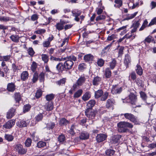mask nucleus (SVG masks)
Returning a JSON list of instances; mask_svg holds the SVG:
<instances>
[{"label": "nucleus", "mask_w": 156, "mask_h": 156, "mask_svg": "<svg viewBox=\"0 0 156 156\" xmlns=\"http://www.w3.org/2000/svg\"><path fill=\"white\" fill-rule=\"evenodd\" d=\"M55 123L50 122L47 124V128L48 129H52L55 127Z\"/></svg>", "instance_id": "42"}, {"label": "nucleus", "mask_w": 156, "mask_h": 156, "mask_svg": "<svg viewBox=\"0 0 156 156\" xmlns=\"http://www.w3.org/2000/svg\"><path fill=\"white\" fill-rule=\"evenodd\" d=\"M4 137L5 140L9 142L12 141L14 139L13 136L11 134H6L5 135Z\"/></svg>", "instance_id": "40"}, {"label": "nucleus", "mask_w": 156, "mask_h": 156, "mask_svg": "<svg viewBox=\"0 0 156 156\" xmlns=\"http://www.w3.org/2000/svg\"><path fill=\"white\" fill-rule=\"evenodd\" d=\"M127 27V26L126 25V26H123L122 27H121L117 30V31L119 32L121 30H123V31L120 34L121 35H122L123 34H125L126 33L127 31L126 30V28Z\"/></svg>", "instance_id": "45"}, {"label": "nucleus", "mask_w": 156, "mask_h": 156, "mask_svg": "<svg viewBox=\"0 0 156 156\" xmlns=\"http://www.w3.org/2000/svg\"><path fill=\"white\" fill-rule=\"evenodd\" d=\"M55 97V94H48L45 96V98L47 101H51L53 100Z\"/></svg>", "instance_id": "39"}, {"label": "nucleus", "mask_w": 156, "mask_h": 156, "mask_svg": "<svg viewBox=\"0 0 156 156\" xmlns=\"http://www.w3.org/2000/svg\"><path fill=\"white\" fill-rule=\"evenodd\" d=\"M16 124L17 126L20 128L26 127L27 126V124L26 121L22 120H19L16 122Z\"/></svg>", "instance_id": "19"}, {"label": "nucleus", "mask_w": 156, "mask_h": 156, "mask_svg": "<svg viewBox=\"0 0 156 156\" xmlns=\"http://www.w3.org/2000/svg\"><path fill=\"white\" fill-rule=\"evenodd\" d=\"M91 94L90 91L86 92L83 95L82 99L84 101L88 100L91 97Z\"/></svg>", "instance_id": "26"}, {"label": "nucleus", "mask_w": 156, "mask_h": 156, "mask_svg": "<svg viewBox=\"0 0 156 156\" xmlns=\"http://www.w3.org/2000/svg\"><path fill=\"white\" fill-rule=\"evenodd\" d=\"M43 115L41 114L40 113L38 114L35 117L36 121L38 122L42 120L43 119Z\"/></svg>", "instance_id": "58"}, {"label": "nucleus", "mask_w": 156, "mask_h": 156, "mask_svg": "<svg viewBox=\"0 0 156 156\" xmlns=\"http://www.w3.org/2000/svg\"><path fill=\"white\" fill-rule=\"evenodd\" d=\"M31 108L30 105L29 104L24 105L23 108V112L24 113L28 111Z\"/></svg>", "instance_id": "57"}, {"label": "nucleus", "mask_w": 156, "mask_h": 156, "mask_svg": "<svg viewBox=\"0 0 156 156\" xmlns=\"http://www.w3.org/2000/svg\"><path fill=\"white\" fill-rule=\"evenodd\" d=\"M15 123V120H10L4 125L3 126L6 129H10L12 128L14 125Z\"/></svg>", "instance_id": "12"}, {"label": "nucleus", "mask_w": 156, "mask_h": 156, "mask_svg": "<svg viewBox=\"0 0 156 156\" xmlns=\"http://www.w3.org/2000/svg\"><path fill=\"white\" fill-rule=\"evenodd\" d=\"M79 86H80L76 82L75 83H74L71 89L69 91V93L71 94H73V92L75 91L78 88V87Z\"/></svg>", "instance_id": "29"}, {"label": "nucleus", "mask_w": 156, "mask_h": 156, "mask_svg": "<svg viewBox=\"0 0 156 156\" xmlns=\"http://www.w3.org/2000/svg\"><path fill=\"white\" fill-rule=\"evenodd\" d=\"M140 97L145 102L146 105H149L151 104L150 103L147 102L146 100L147 98V96L145 92L142 91H141L140 92Z\"/></svg>", "instance_id": "23"}, {"label": "nucleus", "mask_w": 156, "mask_h": 156, "mask_svg": "<svg viewBox=\"0 0 156 156\" xmlns=\"http://www.w3.org/2000/svg\"><path fill=\"white\" fill-rule=\"evenodd\" d=\"M56 69L59 73H62L63 71H66L63 63L59 62L56 66Z\"/></svg>", "instance_id": "15"}, {"label": "nucleus", "mask_w": 156, "mask_h": 156, "mask_svg": "<svg viewBox=\"0 0 156 156\" xmlns=\"http://www.w3.org/2000/svg\"><path fill=\"white\" fill-rule=\"evenodd\" d=\"M46 142L41 141L37 143V147L38 148H40L44 147V146H46Z\"/></svg>", "instance_id": "43"}, {"label": "nucleus", "mask_w": 156, "mask_h": 156, "mask_svg": "<svg viewBox=\"0 0 156 156\" xmlns=\"http://www.w3.org/2000/svg\"><path fill=\"white\" fill-rule=\"evenodd\" d=\"M38 77L41 82H44V74L43 72L41 73L39 76H38Z\"/></svg>", "instance_id": "59"}, {"label": "nucleus", "mask_w": 156, "mask_h": 156, "mask_svg": "<svg viewBox=\"0 0 156 156\" xmlns=\"http://www.w3.org/2000/svg\"><path fill=\"white\" fill-rule=\"evenodd\" d=\"M70 123L69 121L68 120L64 118H63L60 119L59 121V125L61 126H63L69 124Z\"/></svg>", "instance_id": "16"}, {"label": "nucleus", "mask_w": 156, "mask_h": 156, "mask_svg": "<svg viewBox=\"0 0 156 156\" xmlns=\"http://www.w3.org/2000/svg\"><path fill=\"white\" fill-rule=\"evenodd\" d=\"M121 138V136L119 135H116L113 136L112 138V143L116 144L118 143Z\"/></svg>", "instance_id": "30"}, {"label": "nucleus", "mask_w": 156, "mask_h": 156, "mask_svg": "<svg viewBox=\"0 0 156 156\" xmlns=\"http://www.w3.org/2000/svg\"><path fill=\"white\" fill-rule=\"evenodd\" d=\"M117 65V61L115 59H112V60L109 63V65L110 68L112 69H113Z\"/></svg>", "instance_id": "32"}, {"label": "nucleus", "mask_w": 156, "mask_h": 156, "mask_svg": "<svg viewBox=\"0 0 156 156\" xmlns=\"http://www.w3.org/2000/svg\"><path fill=\"white\" fill-rule=\"evenodd\" d=\"M85 113V115L89 119H94L96 115L95 112L93 109L87 108Z\"/></svg>", "instance_id": "4"}, {"label": "nucleus", "mask_w": 156, "mask_h": 156, "mask_svg": "<svg viewBox=\"0 0 156 156\" xmlns=\"http://www.w3.org/2000/svg\"><path fill=\"white\" fill-rule=\"evenodd\" d=\"M16 111L15 109L12 108L7 112L6 115V117L8 119H11L15 115Z\"/></svg>", "instance_id": "14"}, {"label": "nucleus", "mask_w": 156, "mask_h": 156, "mask_svg": "<svg viewBox=\"0 0 156 156\" xmlns=\"http://www.w3.org/2000/svg\"><path fill=\"white\" fill-rule=\"evenodd\" d=\"M96 104V101L94 100H91L88 101L87 103L86 108L87 109H93V107Z\"/></svg>", "instance_id": "24"}, {"label": "nucleus", "mask_w": 156, "mask_h": 156, "mask_svg": "<svg viewBox=\"0 0 156 156\" xmlns=\"http://www.w3.org/2000/svg\"><path fill=\"white\" fill-rule=\"evenodd\" d=\"M42 94V90L41 89H39L37 91L35 97L36 98H38L41 96Z\"/></svg>", "instance_id": "55"}, {"label": "nucleus", "mask_w": 156, "mask_h": 156, "mask_svg": "<svg viewBox=\"0 0 156 156\" xmlns=\"http://www.w3.org/2000/svg\"><path fill=\"white\" fill-rule=\"evenodd\" d=\"M135 71L136 73L139 75L141 76L143 74V69L141 66L137 64L135 67Z\"/></svg>", "instance_id": "18"}, {"label": "nucleus", "mask_w": 156, "mask_h": 156, "mask_svg": "<svg viewBox=\"0 0 156 156\" xmlns=\"http://www.w3.org/2000/svg\"><path fill=\"white\" fill-rule=\"evenodd\" d=\"M42 60L45 63H47L48 61V56L46 54H42L41 55Z\"/></svg>", "instance_id": "49"}, {"label": "nucleus", "mask_w": 156, "mask_h": 156, "mask_svg": "<svg viewBox=\"0 0 156 156\" xmlns=\"http://www.w3.org/2000/svg\"><path fill=\"white\" fill-rule=\"evenodd\" d=\"M14 98L16 102L19 103L21 99V96L19 93H16L14 94Z\"/></svg>", "instance_id": "36"}, {"label": "nucleus", "mask_w": 156, "mask_h": 156, "mask_svg": "<svg viewBox=\"0 0 156 156\" xmlns=\"http://www.w3.org/2000/svg\"><path fill=\"white\" fill-rule=\"evenodd\" d=\"M106 18V16L105 15H101L97 17L96 19V20L98 21L100 20H105Z\"/></svg>", "instance_id": "63"}, {"label": "nucleus", "mask_w": 156, "mask_h": 156, "mask_svg": "<svg viewBox=\"0 0 156 156\" xmlns=\"http://www.w3.org/2000/svg\"><path fill=\"white\" fill-rule=\"evenodd\" d=\"M121 115H124L126 119L129 120L135 125H137L139 123V121L137 117L131 113H126L122 114Z\"/></svg>", "instance_id": "1"}, {"label": "nucleus", "mask_w": 156, "mask_h": 156, "mask_svg": "<svg viewBox=\"0 0 156 156\" xmlns=\"http://www.w3.org/2000/svg\"><path fill=\"white\" fill-rule=\"evenodd\" d=\"M58 140L59 143H62L66 140L65 136L62 134L59 135L58 138Z\"/></svg>", "instance_id": "37"}, {"label": "nucleus", "mask_w": 156, "mask_h": 156, "mask_svg": "<svg viewBox=\"0 0 156 156\" xmlns=\"http://www.w3.org/2000/svg\"><path fill=\"white\" fill-rule=\"evenodd\" d=\"M56 29L58 30H61L64 29V26L61 24L60 22L57 23L56 25H55Z\"/></svg>", "instance_id": "47"}, {"label": "nucleus", "mask_w": 156, "mask_h": 156, "mask_svg": "<svg viewBox=\"0 0 156 156\" xmlns=\"http://www.w3.org/2000/svg\"><path fill=\"white\" fill-rule=\"evenodd\" d=\"M136 35L134 34H132L131 33H128L126 34L124 37L125 38L129 39L132 37V39L135 38Z\"/></svg>", "instance_id": "50"}, {"label": "nucleus", "mask_w": 156, "mask_h": 156, "mask_svg": "<svg viewBox=\"0 0 156 156\" xmlns=\"http://www.w3.org/2000/svg\"><path fill=\"white\" fill-rule=\"evenodd\" d=\"M27 51L29 55H30L31 57L33 56L34 54H35V52L32 48H29L27 50Z\"/></svg>", "instance_id": "51"}, {"label": "nucleus", "mask_w": 156, "mask_h": 156, "mask_svg": "<svg viewBox=\"0 0 156 156\" xmlns=\"http://www.w3.org/2000/svg\"><path fill=\"white\" fill-rule=\"evenodd\" d=\"M72 13L73 14V16L75 17L74 20L77 22L79 21L80 18L79 16L82 13L81 11L76 9L72 11Z\"/></svg>", "instance_id": "9"}, {"label": "nucleus", "mask_w": 156, "mask_h": 156, "mask_svg": "<svg viewBox=\"0 0 156 156\" xmlns=\"http://www.w3.org/2000/svg\"><path fill=\"white\" fill-rule=\"evenodd\" d=\"M118 131L119 132L125 133L127 131V129L125 126V122H122L118 124Z\"/></svg>", "instance_id": "5"}, {"label": "nucleus", "mask_w": 156, "mask_h": 156, "mask_svg": "<svg viewBox=\"0 0 156 156\" xmlns=\"http://www.w3.org/2000/svg\"><path fill=\"white\" fill-rule=\"evenodd\" d=\"M29 77V73L27 71H23L20 76L21 79L23 81H25L27 80Z\"/></svg>", "instance_id": "27"}, {"label": "nucleus", "mask_w": 156, "mask_h": 156, "mask_svg": "<svg viewBox=\"0 0 156 156\" xmlns=\"http://www.w3.org/2000/svg\"><path fill=\"white\" fill-rule=\"evenodd\" d=\"M32 140L31 138H28L25 140L24 144L26 147H30L31 145Z\"/></svg>", "instance_id": "44"}, {"label": "nucleus", "mask_w": 156, "mask_h": 156, "mask_svg": "<svg viewBox=\"0 0 156 156\" xmlns=\"http://www.w3.org/2000/svg\"><path fill=\"white\" fill-rule=\"evenodd\" d=\"M15 149L16 151L20 155H23L25 154L27 151L23 148V145L20 144H18L15 145Z\"/></svg>", "instance_id": "2"}, {"label": "nucleus", "mask_w": 156, "mask_h": 156, "mask_svg": "<svg viewBox=\"0 0 156 156\" xmlns=\"http://www.w3.org/2000/svg\"><path fill=\"white\" fill-rule=\"evenodd\" d=\"M16 89V86L13 83H9L7 86V89L10 92H13Z\"/></svg>", "instance_id": "21"}, {"label": "nucleus", "mask_w": 156, "mask_h": 156, "mask_svg": "<svg viewBox=\"0 0 156 156\" xmlns=\"http://www.w3.org/2000/svg\"><path fill=\"white\" fill-rule=\"evenodd\" d=\"M131 62L130 57L128 54H126L125 56V58L124 61V64H125L127 67H129L131 65Z\"/></svg>", "instance_id": "13"}, {"label": "nucleus", "mask_w": 156, "mask_h": 156, "mask_svg": "<svg viewBox=\"0 0 156 156\" xmlns=\"http://www.w3.org/2000/svg\"><path fill=\"white\" fill-rule=\"evenodd\" d=\"M86 65L84 63H82L78 66V69L80 71H83L86 68Z\"/></svg>", "instance_id": "56"}, {"label": "nucleus", "mask_w": 156, "mask_h": 156, "mask_svg": "<svg viewBox=\"0 0 156 156\" xmlns=\"http://www.w3.org/2000/svg\"><path fill=\"white\" fill-rule=\"evenodd\" d=\"M83 92L82 89H80L77 91L74 94L73 97L75 98H78L81 96Z\"/></svg>", "instance_id": "38"}, {"label": "nucleus", "mask_w": 156, "mask_h": 156, "mask_svg": "<svg viewBox=\"0 0 156 156\" xmlns=\"http://www.w3.org/2000/svg\"><path fill=\"white\" fill-rule=\"evenodd\" d=\"M115 152L114 150L109 149L105 151V153L107 156H111L113 155Z\"/></svg>", "instance_id": "35"}, {"label": "nucleus", "mask_w": 156, "mask_h": 156, "mask_svg": "<svg viewBox=\"0 0 156 156\" xmlns=\"http://www.w3.org/2000/svg\"><path fill=\"white\" fill-rule=\"evenodd\" d=\"M38 78V74L37 72L34 73L33 78L32 79V81L34 83H35L37 80Z\"/></svg>", "instance_id": "61"}, {"label": "nucleus", "mask_w": 156, "mask_h": 156, "mask_svg": "<svg viewBox=\"0 0 156 156\" xmlns=\"http://www.w3.org/2000/svg\"><path fill=\"white\" fill-rule=\"evenodd\" d=\"M10 38L13 42L15 43L19 42L20 37L17 35H12L10 37Z\"/></svg>", "instance_id": "33"}, {"label": "nucleus", "mask_w": 156, "mask_h": 156, "mask_svg": "<svg viewBox=\"0 0 156 156\" xmlns=\"http://www.w3.org/2000/svg\"><path fill=\"white\" fill-rule=\"evenodd\" d=\"M76 126L74 124L72 125L70 128V130L69 131V133L71 134L74 135L75 134L74 129H76Z\"/></svg>", "instance_id": "41"}, {"label": "nucleus", "mask_w": 156, "mask_h": 156, "mask_svg": "<svg viewBox=\"0 0 156 156\" xmlns=\"http://www.w3.org/2000/svg\"><path fill=\"white\" fill-rule=\"evenodd\" d=\"M124 101H126V102L130 103L132 104L135 105L137 101V95L136 94H135L133 93H131L129 95V98H126Z\"/></svg>", "instance_id": "3"}, {"label": "nucleus", "mask_w": 156, "mask_h": 156, "mask_svg": "<svg viewBox=\"0 0 156 156\" xmlns=\"http://www.w3.org/2000/svg\"><path fill=\"white\" fill-rule=\"evenodd\" d=\"M108 96V93L105 92L103 93V94L101 97V101H105L107 98Z\"/></svg>", "instance_id": "46"}, {"label": "nucleus", "mask_w": 156, "mask_h": 156, "mask_svg": "<svg viewBox=\"0 0 156 156\" xmlns=\"http://www.w3.org/2000/svg\"><path fill=\"white\" fill-rule=\"evenodd\" d=\"M54 103L52 101H48L44 105L45 109L48 111L52 110L54 108Z\"/></svg>", "instance_id": "11"}, {"label": "nucleus", "mask_w": 156, "mask_h": 156, "mask_svg": "<svg viewBox=\"0 0 156 156\" xmlns=\"http://www.w3.org/2000/svg\"><path fill=\"white\" fill-rule=\"evenodd\" d=\"M122 90V87H120L118 85H113L111 90V92L113 94H119Z\"/></svg>", "instance_id": "6"}, {"label": "nucleus", "mask_w": 156, "mask_h": 156, "mask_svg": "<svg viewBox=\"0 0 156 156\" xmlns=\"http://www.w3.org/2000/svg\"><path fill=\"white\" fill-rule=\"evenodd\" d=\"M86 80V79L83 75L80 76L76 82L78 84L81 86L85 83Z\"/></svg>", "instance_id": "22"}, {"label": "nucleus", "mask_w": 156, "mask_h": 156, "mask_svg": "<svg viewBox=\"0 0 156 156\" xmlns=\"http://www.w3.org/2000/svg\"><path fill=\"white\" fill-rule=\"evenodd\" d=\"M103 94V92L102 90H99L95 92L94 97L95 98H98L101 97Z\"/></svg>", "instance_id": "31"}, {"label": "nucleus", "mask_w": 156, "mask_h": 156, "mask_svg": "<svg viewBox=\"0 0 156 156\" xmlns=\"http://www.w3.org/2000/svg\"><path fill=\"white\" fill-rule=\"evenodd\" d=\"M137 12H136L133 14H128L127 16L125 18V19L126 20H128L134 18L136 15Z\"/></svg>", "instance_id": "48"}, {"label": "nucleus", "mask_w": 156, "mask_h": 156, "mask_svg": "<svg viewBox=\"0 0 156 156\" xmlns=\"http://www.w3.org/2000/svg\"><path fill=\"white\" fill-rule=\"evenodd\" d=\"M124 49V47L123 46L120 47L119 50L118 52V56H121L123 54V51Z\"/></svg>", "instance_id": "62"}, {"label": "nucleus", "mask_w": 156, "mask_h": 156, "mask_svg": "<svg viewBox=\"0 0 156 156\" xmlns=\"http://www.w3.org/2000/svg\"><path fill=\"white\" fill-rule=\"evenodd\" d=\"M66 82V80L65 78H63L62 79L60 80L59 81H57L56 82V83L58 85H63V84H65Z\"/></svg>", "instance_id": "64"}, {"label": "nucleus", "mask_w": 156, "mask_h": 156, "mask_svg": "<svg viewBox=\"0 0 156 156\" xmlns=\"http://www.w3.org/2000/svg\"><path fill=\"white\" fill-rule=\"evenodd\" d=\"M101 80V78L98 76L94 77L92 80V83L94 86H97L99 85Z\"/></svg>", "instance_id": "28"}, {"label": "nucleus", "mask_w": 156, "mask_h": 156, "mask_svg": "<svg viewBox=\"0 0 156 156\" xmlns=\"http://www.w3.org/2000/svg\"><path fill=\"white\" fill-rule=\"evenodd\" d=\"M152 38V37L151 36L149 35L146 38L144 41V42L145 44L146 42L147 43H150L151 41H153Z\"/></svg>", "instance_id": "54"}, {"label": "nucleus", "mask_w": 156, "mask_h": 156, "mask_svg": "<svg viewBox=\"0 0 156 156\" xmlns=\"http://www.w3.org/2000/svg\"><path fill=\"white\" fill-rule=\"evenodd\" d=\"M114 2L115 4L114 5V6L116 8H119L122 5V0H115Z\"/></svg>", "instance_id": "34"}, {"label": "nucleus", "mask_w": 156, "mask_h": 156, "mask_svg": "<svg viewBox=\"0 0 156 156\" xmlns=\"http://www.w3.org/2000/svg\"><path fill=\"white\" fill-rule=\"evenodd\" d=\"M37 67V65L36 63L35 62H33L31 65V70L33 72H34Z\"/></svg>", "instance_id": "52"}, {"label": "nucleus", "mask_w": 156, "mask_h": 156, "mask_svg": "<svg viewBox=\"0 0 156 156\" xmlns=\"http://www.w3.org/2000/svg\"><path fill=\"white\" fill-rule=\"evenodd\" d=\"M105 63L104 61L102 58L98 59L97 61V65L100 67L102 66Z\"/></svg>", "instance_id": "53"}, {"label": "nucleus", "mask_w": 156, "mask_h": 156, "mask_svg": "<svg viewBox=\"0 0 156 156\" xmlns=\"http://www.w3.org/2000/svg\"><path fill=\"white\" fill-rule=\"evenodd\" d=\"M63 64L65 70L67 71L72 68L74 65V62L72 61L69 60L68 59Z\"/></svg>", "instance_id": "7"}, {"label": "nucleus", "mask_w": 156, "mask_h": 156, "mask_svg": "<svg viewBox=\"0 0 156 156\" xmlns=\"http://www.w3.org/2000/svg\"><path fill=\"white\" fill-rule=\"evenodd\" d=\"M11 20L10 18L7 16L0 17V21L6 22Z\"/></svg>", "instance_id": "60"}, {"label": "nucleus", "mask_w": 156, "mask_h": 156, "mask_svg": "<svg viewBox=\"0 0 156 156\" xmlns=\"http://www.w3.org/2000/svg\"><path fill=\"white\" fill-rule=\"evenodd\" d=\"M115 104V101L113 98H110L107 100L106 104V106L108 109H113L114 105Z\"/></svg>", "instance_id": "8"}, {"label": "nucleus", "mask_w": 156, "mask_h": 156, "mask_svg": "<svg viewBox=\"0 0 156 156\" xmlns=\"http://www.w3.org/2000/svg\"><path fill=\"white\" fill-rule=\"evenodd\" d=\"M112 75V72L110 68H106L105 70L104 75L106 78L108 79L111 77Z\"/></svg>", "instance_id": "25"}, {"label": "nucleus", "mask_w": 156, "mask_h": 156, "mask_svg": "<svg viewBox=\"0 0 156 156\" xmlns=\"http://www.w3.org/2000/svg\"><path fill=\"white\" fill-rule=\"evenodd\" d=\"M94 58V56L91 54L85 55L83 57L84 60L85 62H91Z\"/></svg>", "instance_id": "20"}, {"label": "nucleus", "mask_w": 156, "mask_h": 156, "mask_svg": "<svg viewBox=\"0 0 156 156\" xmlns=\"http://www.w3.org/2000/svg\"><path fill=\"white\" fill-rule=\"evenodd\" d=\"M107 136L106 134L100 133L97 135L96 138L97 142L100 143L105 140Z\"/></svg>", "instance_id": "10"}, {"label": "nucleus", "mask_w": 156, "mask_h": 156, "mask_svg": "<svg viewBox=\"0 0 156 156\" xmlns=\"http://www.w3.org/2000/svg\"><path fill=\"white\" fill-rule=\"evenodd\" d=\"M89 137V134L86 131H83L80 133L79 136L80 139L85 140L88 139Z\"/></svg>", "instance_id": "17"}]
</instances>
